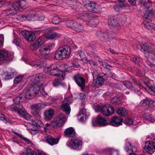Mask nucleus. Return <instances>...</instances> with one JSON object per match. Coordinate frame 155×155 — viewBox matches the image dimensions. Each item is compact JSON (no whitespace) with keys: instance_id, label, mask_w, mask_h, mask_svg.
Returning <instances> with one entry per match:
<instances>
[{"instance_id":"1","label":"nucleus","mask_w":155,"mask_h":155,"mask_svg":"<svg viewBox=\"0 0 155 155\" xmlns=\"http://www.w3.org/2000/svg\"><path fill=\"white\" fill-rule=\"evenodd\" d=\"M45 77V75L42 73L37 74L30 77L31 83L34 85L30 87L25 94L26 98H33L38 93L40 89L38 84Z\"/></svg>"},{"instance_id":"2","label":"nucleus","mask_w":155,"mask_h":155,"mask_svg":"<svg viewBox=\"0 0 155 155\" xmlns=\"http://www.w3.org/2000/svg\"><path fill=\"white\" fill-rule=\"evenodd\" d=\"M131 80L136 84L139 86L140 88L144 89L151 95L155 94V87L152 81H144L141 79L137 81L134 78H132Z\"/></svg>"},{"instance_id":"3","label":"nucleus","mask_w":155,"mask_h":155,"mask_svg":"<svg viewBox=\"0 0 155 155\" xmlns=\"http://www.w3.org/2000/svg\"><path fill=\"white\" fill-rule=\"evenodd\" d=\"M26 2L24 0H18L17 2L9 4V8L5 10L7 13L14 15L22 9L26 5Z\"/></svg>"},{"instance_id":"4","label":"nucleus","mask_w":155,"mask_h":155,"mask_svg":"<svg viewBox=\"0 0 155 155\" xmlns=\"http://www.w3.org/2000/svg\"><path fill=\"white\" fill-rule=\"evenodd\" d=\"M71 53V49L68 46L64 45L59 48L56 51L55 57L57 60H60L68 58Z\"/></svg>"},{"instance_id":"5","label":"nucleus","mask_w":155,"mask_h":155,"mask_svg":"<svg viewBox=\"0 0 155 155\" xmlns=\"http://www.w3.org/2000/svg\"><path fill=\"white\" fill-rule=\"evenodd\" d=\"M67 119V118L64 115L62 114H59L58 117L54 119L50 124L47 123L46 124L45 128L51 126L54 128L58 127H61L65 122Z\"/></svg>"},{"instance_id":"6","label":"nucleus","mask_w":155,"mask_h":155,"mask_svg":"<svg viewBox=\"0 0 155 155\" xmlns=\"http://www.w3.org/2000/svg\"><path fill=\"white\" fill-rule=\"evenodd\" d=\"M96 110L97 112L101 111L104 116H109L112 115L114 112L113 107L110 105L107 104L105 106L97 105Z\"/></svg>"},{"instance_id":"7","label":"nucleus","mask_w":155,"mask_h":155,"mask_svg":"<svg viewBox=\"0 0 155 155\" xmlns=\"http://www.w3.org/2000/svg\"><path fill=\"white\" fill-rule=\"evenodd\" d=\"M108 23L109 26L115 32L119 30L120 28V25L118 17L117 16H113L110 17Z\"/></svg>"},{"instance_id":"8","label":"nucleus","mask_w":155,"mask_h":155,"mask_svg":"<svg viewBox=\"0 0 155 155\" xmlns=\"http://www.w3.org/2000/svg\"><path fill=\"white\" fill-rule=\"evenodd\" d=\"M82 143V140L80 138L75 137L72 139L71 141H68L67 144L74 149L78 150L81 147Z\"/></svg>"},{"instance_id":"9","label":"nucleus","mask_w":155,"mask_h":155,"mask_svg":"<svg viewBox=\"0 0 155 155\" xmlns=\"http://www.w3.org/2000/svg\"><path fill=\"white\" fill-rule=\"evenodd\" d=\"M54 46V44L49 43L40 48L39 51L40 57L43 58H45L46 56L48 54L50 50L53 49Z\"/></svg>"},{"instance_id":"10","label":"nucleus","mask_w":155,"mask_h":155,"mask_svg":"<svg viewBox=\"0 0 155 155\" xmlns=\"http://www.w3.org/2000/svg\"><path fill=\"white\" fill-rule=\"evenodd\" d=\"M13 54L5 50H0V61L9 62L13 60Z\"/></svg>"},{"instance_id":"11","label":"nucleus","mask_w":155,"mask_h":155,"mask_svg":"<svg viewBox=\"0 0 155 155\" xmlns=\"http://www.w3.org/2000/svg\"><path fill=\"white\" fill-rule=\"evenodd\" d=\"M73 78L78 86L82 89H84L86 81L82 74L79 73H77L74 75Z\"/></svg>"},{"instance_id":"12","label":"nucleus","mask_w":155,"mask_h":155,"mask_svg":"<svg viewBox=\"0 0 155 155\" xmlns=\"http://www.w3.org/2000/svg\"><path fill=\"white\" fill-rule=\"evenodd\" d=\"M155 151V143L153 141H147L145 143L143 152L144 153L152 154Z\"/></svg>"},{"instance_id":"13","label":"nucleus","mask_w":155,"mask_h":155,"mask_svg":"<svg viewBox=\"0 0 155 155\" xmlns=\"http://www.w3.org/2000/svg\"><path fill=\"white\" fill-rule=\"evenodd\" d=\"M44 105L43 104L38 103L34 104L31 106V108L33 112H35V113L33 114V115L35 116L36 118L38 119H40L41 117V114L39 110L43 108Z\"/></svg>"},{"instance_id":"14","label":"nucleus","mask_w":155,"mask_h":155,"mask_svg":"<svg viewBox=\"0 0 155 155\" xmlns=\"http://www.w3.org/2000/svg\"><path fill=\"white\" fill-rule=\"evenodd\" d=\"M45 37L44 35L39 37L35 43L31 45L30 48L32 50H36L42 45L45 42Z\"/></svg>"},{"instance_id":"15","label":"nucleus","mask_w":155,"mask_h":155,"mask_svg":"<svg viewBox=\"0 0 155 155\" xmlns=\"http://www.w3.org/2000/svg\"><path fill=\"white\" fill-rule=\"evenodd\" d=\"M71 102L70 98L64 99L63 101V104L61 107V109L65 112L67 114H69L71 112V108L69 104Z\"/></svg>"},{"instance_id":"16","label":"nucleus","mask_w":155,"mask_h":155,"mask_svg":"<svg viewBox=\"0 0 155 155\" xmlns=\"http://www.w3.org/2000/svg\"><path fill=\"white\" fill-rule=\"evenodd\" d=\"M50 75L59 77L60 78L63 79L64 77L65 74L64 72L59 70L56 64H52Z\"/></svg>"},{"instance_id":"17","label":"nucleus","mask_w":155,"mask_h":155,"mask_svg":"<svg viewBox=\"0 0 155 155\" xmlns=\"http://www.w3.org/2000/svg\"><path fill=\"white\" fill-rule=\"evenodd\" d=\"M0 73L3 79L8 80L14 77L15 71L11 69H9L7 71L2 69L0 70Z\"/></svg>"},{"instance_id":"18","label":"nucleus","mask_w":155,"mask_h":155,"mask_svg":"<svg viewBox=\"0 0 155 155\" xmlns=\"http://www.w3.org/2000/svg\"><path fill=\"white\" fill-rule=\"evenodd\" d=\"M92 124L94 126H96V124L100 126H106L108 124V119H106L101 116L98 115L97 117L95 123H94L93 121Z\"/></svg>"},{"instance_id":"19","label":"nucleus","mask_w":155,"mask_h":155,"mask_svg":"<svg viewBox=\"0 0 155 155\" xmlns=\"http://www.w3.org/2000/svg\"><path fill=\"white\" fill-rule=\"evenodd\" d=\"M96 35L100 40L104 42L108 41L110 37V35L109 33L107 32H104L102 31H97Z\"/></svg>"},{"instance_id":"20","label":"nucleus","mask_w":155,"mask_h":155,"mask_svg":"<svg viewBox=\"0 0 155 155\" xmlns=\"http://www.w3.org/2000/svg\"><path fill=\"white\" fill-rule=\"evenodd\" d=\"M140 51L144 53L146 52L148 53H153V54L155 53V49L153 48V46H152L149 44L145 43L141 45Z\"/></svg>"},{"instance_id":"21","label":"nucleus","mask_w":155,"mask_h":155,"mask_svg":"<svg viewBox=\"0 0 155 155\" xmlns=\"http://www.w3.org/2000/svg\"><path fill=\"white\" fill-rule=\"evenodd\" d=\"M155 103V101L150 99H146L141 101L140 105L144 109L147 110Z\"/></svg>"},{"instance_id":"22","label":"nucleus","mask_w":155,"mask_h":155,"mask_svg":"<svg viewBox=\"0 0 155 155\" xmlns=\"http://www.w3.org/2000/svg\"><path fill=\"white\" fill-rule=\"evenodd\" d=\"M21 34L28 41H32L35 39V35L30 31H23L21 32Z\"/></svg>"},{"instance_id":"23","label":"nucleus","mask_w":155,"mask_h":155,"mask_svg":"<svg viewBox=\"0 0 155 155\" xmlns=\"http://www.w3.org/2000/svg\"><path fill=\"white\" fill-rule=\"evenodd\" d=\"M122 119L119 117H113L111 120L110 123L111 126L115 127H117L122 125Z\"/></svg>"},{"instance_id":"24","label":"nucleus","mask_w":155,"mask_h":155,"mask_svg":"<svg viewBox=\"0 0 155 155\" xmlns=\"http://www.w3.org/2000/svg\"><path fill=\"white\" fill-rule=\"evenodd\" d=\"M18 106L14 107L13 108L14 110L16 111L20 116H23L25 117L28 116L23 105L20 104Z\"/></svg>"},{"instance_id":"25","label":"nucleus","mask_w":155,"mask_h":155,"mask_svg":"<svg viewBox=\"0 0 155 155\" xmlns=\"http://www.w3.org/2000/svg\"><path fill=\"white\" fill-rule=\"evenodd\" d=\"M21 20L35 21V12L30 11L29 13L25 15H22L20 17Z\"/></svg>"},{"instance_id":"26","label":"nucleus","mask_w":155,"mask_h":155,"mask_svg":"<svg viewBox=\"0 0 155 155\" xmlns=\"http://www.w3.org/2000/svg\"><path fill=\"white\" fill-rule=\"evenodd\" d=\"M154 14H155V13L153 10H147L144 16L145 21L147 22H150L152 21V16L154 15Z\"/></svg>"},{"instance_id":"27","label":"nucleus","mask_w":155,"mask_h":155,"mask_svg":"<svg viewBox=\"0 0 155 155\" xmlns=\"http://www.w3.org/2000/svg\"><path fill=\"white\" fill-rule=\"evenodd\" d=\"M141 7L143 9H148L151 6L152 2L149 0H140Z\"/></svg>"},{"instance_id":"28","label":"nucleus","mask_w":155,"mask_h":155,"mask_svg":"<svg viewBox=\"0 0 155 155\" xmlns=\"http://www.w3.org/2000/svg\"><path fill=\"white\" fill-rule=\"evenodd\" d=\"M65 135L68 137H73L76 134V132L72 127H69L64 131Z\"/></svg>"},{"instance_id":"29","label":"nucleus","mask_w":155,"mask_h":155,"mask_svg":"<svg viewBox=\"0 0 155 155\" xmlns=\"http://www.w3.org/2000/svg\"><path fill=\"white\" fill-rule=\"evenodd\" d=\"M45 141L51 145L57 144L59 141L58 139L54 138L50 135L45 137Z\"/></svg>"},{"instance_id":"30","label":"nucleus","mask_w":155,"mask_h":155,"mask_svg":"<svg viewBox=\"0 0 155 155\" xmlns=\"http://www.w3.org/2000/svg\"><path fill=\"white\" fill-rule=\"evenodd\" d=\"M71 24H72V29L74 30L77 32H80L83 30V27L82 25L80 24L77 22H70Z\"/></svg>"},{"instance_id":"31","label":"nucleus","mask_w":155,"mask_h":155,"mask_svg":"<svg viewBox=\"0 0 155 155\" xmlns=\"http://www.w3.org/2000/svg\"><path fill=\"white\" fill-rule=\"evenodd\" d=\"M45 118L48 120H51L53 118L54 115V110L51 108H48L44 112Z\"/></svg>"},{"instance_id":"32","label":"nucleus","mask_w":155,"mask_h":155,"mask_svg":"<svg viewBox=\"0 0 155 155\" xmlns=\"http://www.w3.org/2000/svg\"><path fill=\"white\" fill-rule=\"evenodd\" d=\"M126 150L127 152H135L137 151L136 147L132 145L130 142L128 140H126Z\"/></svg>"},{"instance_id":"33","label":"nucleus","mask_w":155,"mask_h":155,"mask_svg":"<svg viewBox=\"0 0 155 155\" xmlns=\"http://www.w3.org/2000/svg\"><path fill=\"white\" fill-rule=\"evenodd\" d=\"M102 151L104 153H109L110 155H119L118 151L113 148H105L103 149Z\"/></svg>"},{"instance_id":"34","label":"nucleus","mask_w":155,"mask_h":155,"mask_svg":"<svg viewBox=\"0 0 155 155\" xmlns=\"http://www.w3.org/2000/svg\"><path fill=\"white\" fill-rule=\"evenodd\" d=\"M127 7L126 3H122L117 4L113 7L114 10L116 12H119L122 9L125 8Z\"/></svg>"},{"instance_id":"35","label":"nucleus","mask_w":155,"mask_h":155,"mask_svg":"<svg viewBox=\"0 0 155 155\" xmlns=\"http://www.w3.org/2000/svg\"><path fill=\"white\" fill-rule=\"evenodd\" d=\"M92 16V15L91 14H88L85 12H82V13H80L78 15L77 17L78 19L87 20Z\"/></svg>"},{"instance_id":"36","label":"nucleus","mask_w":155,"mask_h":155,"mask_svg":"<svg viewBox=\"0 0 155 155\" xmlns=\"http://www.w3.org/2000/svg\"><path fill=\"white\" fill-rule=\"evenodd\" d=\"M26 98L24 93L21 94L18 96L16 97L14 99V103L16 104H18L20 102L23 101Z\"/></svg>"},{"instance_id":"37","label":"nucleus","mask_w":155,"mask_h":155,"mask_svg":"<svg viewBox=\"0 0 155 155\" xmlns=\"http://www.w3.org/2000/svg\"><path fill=\"white\" fill-rule=\"evenodd\" d=\"M88 9L90 11L93 12H97V8H96V5L93 2H90L87 4V5Z\"/></svg>"},{"instance_id":"38","label":"nucleus","mask_w":155,"mask_h":155,"mask_svg":"<svg viewBox=\"0 0 155 155\" xmlns=\"http://www.w3.org/2000/svg\"><path fill=\"white\" fill-rule=\"evenodd\" d=\"M58 78L56 79L54 81H53V84L54 86H56L57 85H58L59 87H60L62 86H66V85L65 84H60V83L61 82V81L62 80H63L64 79V77L63 79H61L59 77H57Z\"/></svg>"},{"instance_id":"39","label":"nucleus","mask_w":155,"mask_h":155,"mask_svg":"<svg viewBox=\"0 0 155 155\" xmlns=\"http://www.w3.org/2000/svg\"><path fill=\"white\" fill-rule=\"evenodd\" d=\"M99 21L96 18L90 19L88 23V25L91 27H95L98 23Z\"/></svg>"},{"instance_id":"40","label":"nucleus","mask_w":155,"mask_h":155,"mask_svg":"<svg viewBox=\"0 0 155 155\" xmlns=\"http://www.w3.org/2000/svg\"><path fill=\"white\" fill-rule=\"evenodd\" d=\"M29 64L31 66H36L39 68H41L44 67L45 65L44 64V61L43 60H41L40 63L38 64H37L35 61L31 62Z\"/></svg>"},{"instance_id":"41","label":"nucleus","mask_w":155,"mask_h":155,"mask_svg":"<svg viewBox=\"0 0 155 155\" xmlns=\"http://www.w3.org/2000/svg\"><path fill=\"white\" fill-rule=\"evenodd\" d=\"M96 79V81L95 82L96 84L95 86L96 87H99L100 86L103 84L104 82V80L102 77H98Z\"/></svg>"},{"instance_id":"42","label":"nucleus","mask_w":155,"mask_h":155,"mask_svg":"<svg viewBox=\"0 0 155 155\" xmlns=\"http://www.w3.org/2000/svg\"><path fill=\"white\" fill-rule=\"evenodd\" d=\"M120 84H123L127 88L132 90L134 87H133L132 84L128 81H121Z\"/></svg>"},{"instance_id":"43","label":"nucleus","mask_w":155,"mask_h":155,"mask_svg":"<svg viewBox=\"0 0 155 155\" xmlns=\"http://www.w3.org/2000/svg\"><path fill=\"white\" fill-rule=\"evenodd\" d=\"M45 42L46 41V39H52L54 38L57 36V34L55 33L49 32L45 36Z\"/></svg>"},{"instance_id":"44","label":"nucleus","mask_w":155,"mask_h":155,"mask_svg":"<svg viewBox=\"0 0 155 155\" xmlns=\"http://www.w3.org/2000/svg\"><path fill=\"white\" fill-rule=\"evenodd\" d=\"M117 113L120 116H123L127 114V112L124 108H119L117 110Z\"/></svg>"},{"instance_id":"45","label":"nucleus","mask_w":155,"mask_h":155,"mask_svg":"<svg viewBox=\"0 0 155 155\" xmlns=\"http://www.w3.org/2000/svg\"><path fill=\"white\" fill-rule=\"evenodd\" d=\"M32 124L36 127H42L43 126L42 122L39 120H35L32 121Z\"/></svg>"},{"instance_id":"46","label":"nucleus","mask_w":155,"mask_h":155,"mask_svg":"<svg viewBox=\"0 0 155 155\" xmlns=\"http://www.w3.org/2000/svg\"><path fill=\"white\" fill-rule=\"evenodd\" d=\"M124 123L127 125L133 124L134 123L133 120L129 117L126 118L124 121Z\"/></svg>"},{"instance_id":"47","label":"nucleus","mask_w":155,"mask_h":155,"mask_svg":"<svg viewBox=\"0 0 155 155\" xmlns=\"http://www.w3.org/2000/svg\"><path fill=\"white\" fill-rule=\"evenodd\" d=\"M20 155H34L33 151L30 148L26 149V152H23L20 153Z\"/></svg>"},{"instance_id":"48","label":"nucleus","mask_w":155,"mask_h":155,"mask_svg":"<svg viewBox=\"0 0 155 155\" xmlns=\"http://www.w3.org/2000/svg\"><path fill=\"white\" fill-rule=\"evenodd\" d=\"M117 16L118 17L119 21L120 20L122 23H124L126 21V17L125 15L120 14Z\"/></svg>"},{"instance_id":"49","label":"nucleus","mask_w":155,"mask_h":155,"mask_svg":"<svg viewBox=\"0 0 155 155\" xmlns=\"http://www.w3.org/2000/svg\"><path fill=\"white\" fill-rule=\"evenodd\" d=\"M61 21V18L58 16L54 17L52 19V23L55 24H58Z\"/></svg>"},{"instance_id":"50","label":"nucleus","mask_w":155,"mask_h":155,"mask_svg":"<svg viewBox=\"0 0 155 155\" xmlns=\"http://www.w3.org/2000/svg\"><path fill=\"white\" fill-rule=\"evenodd\" d=\"M12 42L17 45H19L21 42V40L18 38V35H14V39Z\"/></svg>"},{"instance_id":"51","label":"nucleus","mask_w":155,"mask_h":155,"mask_svg":"<svg viewBox=\"0 0 155 155\" xmlns=\"http://www.w3.org/2000/svg\"><path fill=\"white\" fill-rule=\"evenodd\" d=\"M39 87H40V90L41 94L44 96H46L48 95V94L43 89V85L42 83H40L39 84Z\"/></svg>"},{"instance_id":"52","label":"nucleus","mask_w":155,"mask_h":155,"mask_svg":"<svg viewBox=\"0 0 155 155\" xmlns=\"http://www.w3.org/2000/svg\"><path fill=\"white\" fill-rule=\"evenodd\" d=\"M152 61L153 60L151 58H147L146 62L148 65H150L152 68L155 69V64L152 62Z\"/></svg>"},{"instance_id":"53","label":"nucleus","mask_w":155,"mask_h":155,"mask_svg":"<svg viewBox=\"0 0 155 155\" xmlns=\"http://www.w3.org/2000/svg\"><path fill=\"white\" fill-rule=\"evenodd\" d=\"M23 76L20 75L16 77L14 79V83L17 84L20 83L22 80Z\"/></svg>"},{"instance_id":"54","label":"nucleus","mask_w":155,"mask_h":155,"mask_svg":"<svg viewBox=\"0 0 155 155\" xmlns=\"http://www.w3.org/2000/svg\"><path fill=\"white\" fill-rule=\"evenodd\" d=\"M52 70V65L49 67H45L44 69V71L45 73H48L50 74V72Z\"/></svg>"},{"instance_id":"55","label":"nucleus","mask_w":155,"mask_h":155,"mask_svg":"<svg viewBox=\"0 0 155 155\" xmlns=\"http://www.w3.org/2000/svg\"><path fill=\"white\" fill-rule=\"evenodd\" d=\"M78 54L79 55L81 59L82 60H84L85 58V54L81 50L78 51Z\"/></svg>"},{"instance_id":"56","label":"nucleus","mask_w":155,"mask_h":155,"mask_svg":"<svg viewBox=\"0 0 155 155\" xmlns=\"http://www.w3.org/2000/svg\"><path fill=\"white\" fill-rule=\"evenodd\" d=\"M101 65L102 66L103 68L105 69H108L111 68V66L110 65L105 62H102Z\"/></svg>"},{"instance_id":"57","label":"nucleus","mask_w":155,"mask_h":155,"mask_svg":"<svg viewBox=\"0 0 155 155\" xmlns=\"http://www.w3.org/2000/svg\"><path fill=\"white\" fill-rule=\"evenodd\" d=\"M86 115H82L80 113H79L78 115V118L79 119V120L81 121H84L86 119Z\"/></svg>"},{"instance_id":"58","label":"nucleus","mask_w":155,"mask_h":155,"mask_svg":"<svg viewBox=\"0 0 155 155\" xmlns=\"http://www.w3.org/2000/svg\"><path fill=\"white\" fill-rule=\"evenodd\" d=\"M131 60L137 64H139L140 63V59L139 58L136 57H133L131 58Z\"/></svg>"},{"instance_id":"59","label":"nucleus","mask_w":155,"mask_h":155,"mask_svg":"<svg viewBox=\"0 0 155 155\" xmlns=\"http://www.w3.org/2000/svg\"><path fill=\"white\" fill-rule=\"evenodd\" d=\"M45 18L44 15H41L39 16H37L35 15V21L38 20L41 21L43 20Z\"/></svg>"},{"instance_id":"60","label":"nucleus","mask_w":155,"mask_h":155,"mask_svg":"<svg viewBox=\"0 0 155 155\" xmlns=\"http://www.w3.org/2000/svg\"><path fill=\"white\" fill-rule=\"evenodd\" d=\"M66 40H68V41H66V42L67 43H69V44H71L73 47L74 48V49H75L77 48V47L73 43L72 41H71L70 39H66Z\"/></svg>"},{"instance_id":"61","label":"nucleus","mask_w":155,"mask_h":155,"mask_svg":"<svg viewBox=\"0 0 155 155\" xmlns=\"http://www.w3.org/2000/svg\"><path fill=\"white\" fill-rule=\"evenodd\" d=\"M87 63H89L91 66H95L97 65L92 60H87Z\"/></svg>"},{"instance_id":"62","label":"nucleus","mask_w":155,"mask_h":155,"mask_svg":"<svg viewBox=\"0 0 155 155\" xmlns=\"http://www.w3.org/2000/svg\"><path fill=\"white\" fill-rule=\"evenodd\" d=\"M4 41V36L3 35H0V46L2 45Z\"/></svg>"},{"instance_id":"63","label":"nucleus","mask_w":155,"mask_h":155,"mask_svg":"<svg viewBox=\"0 0 155 155\" xmlns=\"http://www.w3.org/2000/svg\"><path fill=\"white\" fill-rule=\"evenodd\" d=\"M111 102L113 103H118L119 99L117 97H114L111 100Z\"/></svg>"},{"instance_id":"64","label":"nucleus","mask_w":155,"mask_h":155,"mask_svg":"<svg viewBox=\"0 0 155 155\" xmlns=\"http://www.w3.org/2000/svg\"><path fill=\"white\" fill-rule=\"evenodd\" d=\"M113 42V45L115 47H117L119 45V42L115 39H114Z\"/></svg>"}]
</instances>
